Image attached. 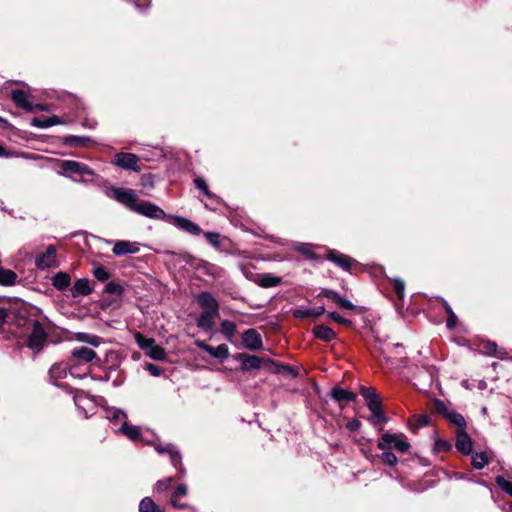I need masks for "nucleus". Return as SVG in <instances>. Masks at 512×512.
I'll return each mask as SVG.
<instances>
[{"mask_svg":"<svg viewBox=\"0 0 512 512\" xmlns=\"http://www.w3.org/2000/svg\"><path fill=\"white\" fill-rule=\"evenodd\" d=\"M360 393L362 397L365 399L367 407L372 406V403H380L381 400L376 390L373 387H360Z\"/></svg>","mask_w":512,"mask_h":512,"instance_id":"obj_27","label":"nucleus"},{"mask_svg":"<svg viewBox=\"0 0 512 512\" xmlns=\"http://www.w3.org/2000/svg\"><path fill=\"white\" fill-rule=\"evenodd\" d=\"M281 279L276 276H272L270 274H265L261 278L260 285L262 287H274L277 286L280 283Z\"/></svg>","mask_w":512,"mask_h":512,"instance_id":"obj_44","label":"nucleus"},{"mask_svg":"<svg viewBox=\"0 0 512 512\" xmlns=\"http://www.w3.org/2000/svg\"><path fill=\"white\" fill-rule=\"evenodd\" d=\"M444 308H445V311L448 315L447 317V321H446V326L448 329H452L456 326V323H457V316L456 314L453 312L452 308L450 307V305L444 301Z\"/></svg>","mask_w":512,"mask_h":512,"instance_id":"obj_41","label":"nucleus"},{"mask_svg":"<svg viewBox=\"0 0 512 512\" xmlns=\"http://www.w3.org/2000/svg\"><path fill=\"white\" fill-rule=\"evenodd\" d=\"M68 370L70 371L69 362L54 364L49 370V376H50L52 383L60 388L66 389L67 385L58 384L57 381L59 379L65 378Z\"/></svg>","mask_w":512,"mask_h":512,"instance_id":"obj_14","label":"nucleus"},{"mask_svg":"<svg viewBox=\"0 0 512 512\" xmlns=\"http://www.w3.org/2000/svg\"><path fill=\"white\" fill-rule=\"evenodd\" d=\"M11 99L17 107L27 111L34 112L33 103L29 101V94L21 89L12 90Z\"/></svg>","mask_w":512,"mask_h":512,"instance_id":"obj_15","label":"nucleus"},{"mask_svg":"<svg viewBox=\"0 0 512 512\" xmlns=\"http://www.w3.org/2000/svg\"><path fill=\"white\" fill-rule=\"evenodd\" d=\"M47 339V333L43 325L35 320L32 323V331L27 340V346L34 352H39L44 347Z\"/></svg>","mask_w":512,"mask_h":512,"instance_id":"obj_4","label":"nucleus"},{"mask_svg":"<svg viewBox=\"0 0 512 512\" xmlns=\"http://www.w3.org/2000/svg\"><path fill=\"white\" fill-rule=\"evenodd\" d=\"M330 395L337 402H354L356 400V395L353 392L340 387H334L330 391Z\"/></svg>","mask_w":512,"mask_h":512,"instance_id":"obj_22","label":"nucleus"},{"mask_svg":"<svg viewBox=\"0 0 512 512\" xmlns=\"http://www.w3.org/2000/svg\"><path fill=\"white\" fill-rule=\"evenodd\" d=\"M237 331L236 324L230 320H223L221 322V333L226 339L231 340Z\"/></svg>","mask_w":512,"mask_h":512,"instance_id":"obj_36","label":"nucleus"},{"mask_svg":"<svg viewBox=\"0 0 512 512\" xmlns=\"http://www.w3.org/2000/svg\"><path fill=\"white\" fill-rule=\"evenodd\" d=\"M96 357V352L86 346L76 347L71 352V358L69 360L70 374L76 376L75 368L78 363L84 362L89 363Z\"/></svg>","mask_w":512,"mask_h":512,"instance_id":"obj_5","label":"nucleus"},{"mask_svg":"<svg viewBox=\"0 0 512 512\" xmlns=\"http://www.w3.org/2000/svg\"><path fill=\"white\" fill-rule=\"evenodd\" d=\"M368 409L371 412L369 421L372 424L387 422V418L385 417L383 410H382L381 402L380 403H372V406H369Z\"/></svg>","mask_w":512,"mask_h":512,"instance_id":"obj_25","label":"nucleus"},{"mask_svg":"<svg viewBox=\"0 0 512 512\" xmlns=\"http://www.w3.org/2000/svg\"><path fill=\"white\" fill-rule=\"evenodd\" d=\"M337 306L344 310H353L355 308V305L350 300L342 296L338 299Z\"/></svg>","mask_w":512,"mask_h":512,"instance_id":"obj_53","label":"nucleus"},{"mask_svg":"<svg viewBox=\"0 0 512 512\" xmlns=\"http://www.w3.org/2000/svg\"><path fill=\"white\" fill-rule=\"evenodd\" d=\"M140 250L137 242H130L125 240H119L114 243L113 254L116 256H125L129 254H136Z\"/></svg>","mask_w":512,"mask_h":512,"instance_id":"obj_13","label":"nucleus"},{"mask_svg":"<svg viewBox=\"0 0 512 512\" xmlns=\"http://www.w3.org/2000/svg\"><path fill=\"white\" fill-rule=\"evenodd\" d=\"M327 259L346 271L350 270L353 262V260L350 257L341 254L335 250H330L328 252Z\"/></svg>","mask_w":512,"mask_h":512,"instance_id":"obj_19","label":"nucleus"},{"mask_svg":"<svg viewBox=\"0 0 512 512\" xmlns=\"http://www.w3.org/2000/svg\"><path fill=\"white\" fill-rule=\"evenodd\" d=\"M16 280L17 274L14 271L0 267V285H14L16 283Z\"/></svg>","mask_w":512,"mask_h":512,"instance_id":"obj_30","label":"nucleus"},{"mask_svg":"<svg viewBox=\"0 0 512 512\" xmlns=\"http://www.w3.org/2000/svg\"><path fill=\"white\" fill-rule=\"evenodd\" d=\"M156 451L159 453V454H168L170 456V460H171V464L176 468V469H181V471L183 470L182 469V461H181V455L179 453V451H177L173 445L171 444H167V445H158L155 447Z\"/></svg>","mask_w":512,"mask_h":512,"instance_id":"obj_17","label":"nucleus"},{"mask_svg":"<svg viewBox=\"0 0 512 512\" xmlns=\"http://www.w3.org/2000/svg\"><path fill=\"white\" fill-rule=\"evenodd\" d=\"M194 344H195L198 348H200L201 350H203V351H205V352L209 353V349H210V347H211V346H210V345H208L205 341H203V340H196V341L194 342Z\"/></svg>","mask_w":512,"mask_h":512,"instance_id":"obj_64","label":"nucleus"},{"mask_svg":"<svg viewBox=\"0 0 512 512\" xmlns=\"http://www.w3.org/2000/svg\"><path fill=\"white\" fill-rule=\"evenodd\" d=\"M170 502L173 507L178 508V509H184V508L188 507V505L186 503H181L179 501V498H177L176 496H171Z\"/></svg>","mask_w":512,"mask_h":512,"instance_id":"obj_62","label":"nucleus"},{"mask_svg":"<svg viewBox=\"0 0 512 512\" xmlns=\"http://www.w3.org/2000/svg\"><path fill=\"white\" fill-rule=\"evenodd\" d=\"M324 312H325V308L323 306L309 308V315H310V317H313V318H317V317L323 315Z\"/></svg>","mask_w":512,"mask_h":512,"instance_id":"obj_59","label":"nucleus"},{"mask_svg":"<svg viewBox=\"0 0 512 512\" xmlns=\"http://www.w3.org/2000/svg\"><path fill=\"white\" fill-rule=\"evenodd\" d=\"M145 353L148 357L157 361H162L166 357L165 350L156 343H153V345L147 351H145Z\"/></svg>","mask_w":512,"mask_h":512,"instance_id":"obj_34","label":"nucleus"},{"mask_svg":"<svg viewBox=\"0 0 512 512\" xmlns=\"http://www.w3.org/2000/svg\"><path fill=\"white\" fill-rule=\"evenodd\" d=\"M59 174L78 183L94 182L98 177L97 173L88 165L75 160H63L59 165Z\"/></svg>","mask_w":512,"mask_h":512,"instance_id":"obj_2","label":"nucleus"},{"mask_svg":"<svg viewBox=\"0 0 512 512\" xmlns=\"http://www.w3.org/2000/svg\"><path fill=\"white\" fill-rule=\"evenodd\" d=\"M393 289L398 296V298L402 299L404 297L405 292V283L403 280L399 278H395L392 280Z\"/></svg>","mask_w":512,"mask_h":512,"instance_id":"obj_46","label":"nucleus"},{"mask_svg":"<svg viewBox=\"0 0 512 512\" xmlns=\"http://www.w3.org/2000/svg\"><path fill=\"white\" fill-rule=\"evenodd\" d=\"M296 250L298 252H300L301 254L307 256L308 258H311L313 255L310 246H308L307 244L302 243V244L297 245Z\"/></svg>","mask_w":512,"mask_h":512,"instance_id":"obj_58","label":"nucleus"},{"mask_svg":"<svg viewBox=\"0 0 512 512\" xmlns=\"http://www.w3.org/2000/svg\"><path fill=\"white\" fill-rule=\"evenodd\" d=\"M94 277L99 281H106L111 277V274L103 266H96L92 271Z\"/></svg>","mask_w":512,"mask_h":512,"instance_id":"obj_43","label":"nucleus"},{"mask_svg":"<svg viewBox=\"0 0 512 512\" xmlns=\"http://www.w3.org/2000/svg\"><path fill=\"white\" fill-rule=\"evenodd\" d=\"M194 185L197 189H199L200 191L203 192V194L208 197L209 199H213V200H216L217 202H221V199L213 194L212 192H210L209 188H208V185L206 183V180L202 177H197L194 179Z\"/></svg>","mask_w":512,"mask_h":512,"instance_id":"obj_31","label":"nucleus"},{"mask_svg":"<svg viewBox=\"0 0 512 512\" xmlns=\"http://www.w3.org/2000/svg\"><path fill=\"white\" fill-rule=\"evenodd\" d=\"M91 142V138L85 136H66L64 138V144L70 147H82L87 146Z\"/></svg>","mask_w":512,"mask_h":512,"instance_id":"obj_29","label":"nucleus"},{"mask_svg":"<svg viewBox=\"0 0 512 512\" xmlns=\"http://www.w3.org/2000/svg\"><path fill=\"white\" fill-rule=\"evenodd\" d=\"M35 265L40 270L56 266V248L49 245L44 253L36 257Z\"/></svg>","mask_w":512,"mask_h":512,"instance_id":"obj_9","label":"nucleus"},{"mask_svg":"<svg viewBox=\"0 0 512 512\" xmlns=\"http://www.w3.org/2000/svg\"><path fill=\"white\" fill-rule=\"evenodd\" d=\"M379 450H396L397 452H406L410 448V443L404 434L383 433L377 442Z\"/></svg>","mask_w":512,"mask_h":512,"instance_id":"obj_3","label":"nucleus"},{"mask_svg":"<svg viewBox=\"0 0 512 512\" xmlns=\"http://www.w3.org/2000/svg\"><path fill=\"white\" fill-rule=\"evenodd\" d=\"M320 296H323V297H326L330 300H332L333 302H335L337 304V301L338 299L340 298V295L338 292L334 291V290H330V289H323L320 294Z\"/></svg>","mask_w":512,"mask_h":512,"instance_id":"obj_52","label":"nucleus"},{"mask_svg":"<svg viewBox=\"0 0 512 512\" xmlns=\"http://www.w3.org/2000/svg\"><path fill=\"white\" fill-rule=\"evenodd\" d=\"M104 291L110 294L121 295L123 288L118 283L109 282L106 284Z\"/></svg>","mask_w":512,"mask_h":512,"instance_id":"obj_50","label":"nucleus"},{"mask_svg":"<svg viewBox=\"0 0 512 512\" xmlns=\"http://www.w3.org/2000/svg\"><path fill=\"white\" fill-rule=\"evenodd\" d=\"M166 220H168L178 229H181L192 235H200L202 233L200 226L186 217L168 215Z\"/></svg>","mask_w":512,"mask_h":512,"instance_id":"obj_7","label":"nucleus"},{"mask_svg":"<svg viewBox=\"0 0 512 512\" xmlns=\"http://www.w3.org/2000/svg\"><path fill=\"white\" fill-rule=\"evenodd\" d=\"M139 512H163V511L150 497H144L140 501Z\"/></svg>","mask_w":512,"mask_h":512,"instance_id":"obj_33","label":"nucleus"},{"mask_svg":"<svg viewBox=\"0 0 512 512\" xmlns=\"http://www.w3.org/2000/svg\"><path fill=\"white\" fill-rule=\"evenodd\" d=\"M435 407L437 412L443 414L444 417L447 416V413H450L452 410L448 409L443 401L436 400Z\"/></svg>","mask_w":512,"mask_h":512,"instance_id":"obj_57","label":"nucleus"},{"mask_svg":"<svg viewBox=\"0 0 512 512\" xmlns=\"http://www.w3.org/2000/svg\"><path fill=\"white\" fill-rule=\"evenodd\" d=\"M108 196L142 216L156 220H166L168 217L158 205L149 201H138V196L132 189L112 187Z\"/></svg>","mask_w":512,"mask_h":512,"instance_id":"obj_1","label":"nucleus"},{"mask_svg":"<svg viewBox=\"0 0 512 512\" xmlns=\"http://www.w3.org/2000/svg\"><path fill=\"white\" fill-rule=\"evenodd\" d=\"M73 399L76 407L83 411L86 418L95 413L96 405L94 399L85 392L77 390Z\"/></svg>","mask_w":512,"mask_h":512,"instance_id":"obj_6","label":"nucleus"},{"mask_svg":"<svg viewBox=\"0 0 512 512\" xmlns=\"http://www.w3.org/2000/svg\"><path fill=\"white\" fill-rule=\"evenodd\" d=\"M488 463V456L485 452H477L472 456V465L475 469H482Z\"/></svg>","mask_w":512,"mask_h":512,"instance_id":"obj_37","label":"nucleus"},{"mask_svg":"<svg viewBox=\"0 0 512 512\" xmlns=\"http://www.w3.org/2000/svg\"><path fill=\"white\" fill-rule=\"evenodd\" d=\"M327 318L330 319V320H333L339 324H343V325H347V326H350L352 325V321L347 319V318H344L342 317L339 313L333 311V312H329L327 314Z\"/></svg>","mask_w":512,"mask_h":512,"instance_id":"obj_47","label":"nucleus"},{"mask_svg":"<svg viewBox=\"0 0 512 512\" xmlns=\"http://www.w3.org/2000/svg\"><path fill=\"white\" fill-rule=\"evenodd\" d=\"M71 284V277L66 272H58L52 278V285L59 291L66 290Z\"/></svg>","mask_w":512,"mask_h":512,"instance_id":"obj_24","label":"nucleus"},{"mask_svg":"<svg viewBox=\"0 0 512 512\" xmlns=\"http://www.w3.org/2000/svg\"><path fill=\"white\" fill-rule=\"evenodd\" d=\"M495 482L505 493L512 497V481L505 479L503 476H497Z\"/></svg>","mask_w":512,"mask_h":512,"instance_id":"obj_42","label":"nucleus"},{"mask_svg":"<svg viewBox=\"0 0 512 512\" xmlns=\"http://www.w3.org/2000/svg\"><path fill=\"white\" fill-rule=\"evenodd\" d=\"M207 242L215 248H219L221 245V236L217 232H206L204 234Z\"/></svg>","mask_w":512,"mask_h":512,"instance_id":"obj_45","label":"nucleus"},{"mask_svg":"<svg viewBox=\"0 0 512 512\" xmlns=\"http://www.w3.org/2000/svg\"><path fill=\"white\" fill-rule=\"evenodd\" d=\"M145 369L152 375V376H160L162 374V369L157 366V365H154L152 363H147L146 366H145Z\"/></svg>","mask_w":512,"mask_h":512,"instance_id":"obj_55","label":"nucleus"},{"mask_svg":"<svg viewBox=\"0 0 512 512\" xmlns=\"http://www.w3.org/2000/svg\"><path fill=\"white\" fill-rule=\"evenodd\" d=\"M134 338H135V341H136L137 345L143 351H147L153 345V343H155V340L153 338H147V337H145L144 335H142L139 332H137L134 335Z\"/></svg>","mask_w":512,"mask_h":512,"instance_id":"obj_38","label":"nucleus"},{"mask_svg":"<svg viewBox=\"0 0 512 512\" xmlns=\"http://www.w3.org/2000/svg\"><path fill=\"white\" fill-rule=\"evenodd\" d=\"M450 423L455 425L458 429L457 430H463L466 429V421L464 417L455 411H451L450 413H447V416L445 417Z\"/></svg>","mask_w":512,"mask_h":512,"instance_id":"obj_35","label":"nucleus"},{"mask_svg":"<svg viewBox=\"0 0 512 512\" xmlns=\"http://www.w3.org/2000/svg\"><path fill=\"white\" fill-rule=\"evenodd\" d=\"M194 344H195L198 348H200L201 350H203V351H205V352L209 353V349H210V347H211V346H210V345H208L205 341H203V340H196V341L194 342Z\"/></svg>","mask_w":512,"mask_h":512,"instance_id":"obj_63","label":"nucleus"},{"mask_svg":"<svg viewBox=\"0 0 512 512\" xmlns=\"http://www.w3.org/2000/svg\"><path fill=\"white\" fill-rule=\"evenodd\" d=\"M31 126L40 128V129L49 128V127H51L49 117H45V118L35 117L31 120Z\"/></svg>","mask_w":512,"mask_h":512,"instance_id":"obj_48","label":"nucleus"},{"mask_svg":"<svg viewBox=\"0 0 512 512\" xmlns=\"http://www.w3.org/2000/svg\"><path fill=\"white\" fill-rule=\"evenodd\" d=\"M217 316L218 313L202 311L196 319V325L205 332L211 331L215 326V318Z\"/></svg>","mask_w":512,"mask_h":512,"instance_id":"obj_18","label":"nucleus"},{"mask_svg":"<svg viewBox=\"0 0 512 512\" xmlns=\"http://www.w3.org/2000/svg\"><path fill=\"white\" fill-rule=\"evenodd\" d=\"M113 163L123 169H126V170H133V171L140 170V168L137 165L138 156L133 153H124V152L117 153L114 157Z\"/></svg>","mask_w":512,"mask_h":512,"instance_id":"obj_8","label":"nucleus"},{"mask_svg":"<svg viewBox=\"0 0 512 512\" xmlns=\"http://www.w3.org/2000/svg\"><path fill=\"white\" fill-rule=\"evenodd\" d=\"M418 427H425L429 424L430 418L428 415H419L416 419Z\"/></svg>","mask_w":512,"mask_h":512,"instance_id":"obj_61","label":"nucleus"},{"mask_svg":"<svg viewBox=\"0 0 512 512\" xmlns=\"http://www.w3.org/2000/svg\"><path fill=\"white\" fill-rule=\"evenodd\" d=\"M172 481H173L172 477H168L163 480H159L155 485V490L158 492L167 491L171 487Z\"/></svg>","mask_w":512,"mask_h":512,"instance_id":"obj_49","label":"nucleus"},{"mask_svg":"<svg viewBox=\"0 0 512 512\" xmlns=\"http://www.w3.org/2000/svg\"><path fill=\"white\" fill-rule=\"evenodd\" d=\"M208 354L220 361H224L230 356L229 348L226 344H220L217 347L211 346Z\"/></svg>","mask_w":512,"mask_h":512,"instance_id":"obj_28","label":"nucleus"},{"mask_svg":"<svg viewBox=\"0 0 512 512\" xmlns=\"http://www.w3.org/2000/svg\"><path fill=\"white\" fill-rule=\"evenodd\" d=\"M314 337L325 342H331L336 339V333L332 328L325 325H316L312 329Z\"/></svg>","mask_w":512,"mask_h":512,"instance_id":"obj_21","label":"nucleus"},{"mask_svg":"<svg viewBox=\"0 0 512 512\" xmlns=\"http://www.w3.org/2000/svg\"><path fill=\"white\" fill-rule=\"evenodd\" d=\"M483 353L489 356H494L499 359L506 358V351L503 348H499L495 342L486 341L482 345Z\"/></svg>","mask_w":512,"mask_h":512,"instance_id":"obj_23","label":"nucleus"},{"mask_svg":"<svg viewBox=\"0 0 512 512\" xmlns=\"http://www.w3.org/2000/svg\"><path fill=\"white\" fill-rule=\"evenodd\" d=\"M118 432L125 434L132 441H136L141 437L140 427L129 425L127 421H124L121 424V427L118 429Z\"/></svg>","mask_w":512,"mask_h":512,"instance_id":"obj_26","label":"nucleus"},{"mask_svg":"<svg viewBox=\"0 0 512 512\" xmlns=\"http://www.w3.org/2000/svg\"><path fill=\"white\" fill-rule=\"evenodd\" d=\"M106 418L111 422H124L127 421V414L125 411L117 408H108L106 410Z\"/></svg>","mask_w":512,"mask_h":512,"instance_id":"obj_32","label":"nucleus"},{"mask_svg":"<svg viewBox=\"0 0 512 512\" xmlns=\"http://www.w3.org/2000/svg\"><path fill=\"white\" fill-rule=\"evenodd\" d=\"M293 316L296 319H300V320L308 318V317H310L309 308H297L293 311Z\"/></svg>","mask_w":512,"mask_h":512,"instance_id":"obj_54","label":"nucleus"},{"mask_svg":"<svg viewBox=\"0 0 512 512\" xmlns=\"http://www.w3.org/2000/svg\"><path fill=\"white\" fill-rule=\"evenodd\" d=\"M202 269L205 274L213 277H220L222 275V269L217 265L209 262H204L202 265Z\"/></svg>","mask_w":512,"mask_h":512,"instance_id":"obj_39","label":"nucleus"},{"mask_svg":"<svg viewBox=\"0 0 512 512\" xmlns=\"http://www.w3.org/2000/svg\"><path fill=\"white\" fill-rule=\"evenodd\" d=\"M382 454L380 455L381 461L389 466H395L398 462V458L396 455L391 452V450H381Z\"/></svg>","mask_w":512,"mask_h":512,"instance_id":"obj_40","label":"nucleus"},{"mask_svg":"<svg viewBox=\"0 0 512 512\" xmlns=\"http://www.w3.org/2000/svg\"><path fill=\"white\" fill-rule=\"evenodd\" d=\"M235 359L241 362V369L245 372L260 369L263 363V359L259 356L245 353L237 354Z\"/></svg>","mask_w":512,"mask_h":512,"instance_id":"obj_11","label":"nucleus"},{"mask_svg":"<svg viewBox=\"0 0 512 512\" xmlns=\"http://www.w3.org/2000/svg\"><path fill=\"white\" fill-rule=\"evenodd\" d=\"M455 446L458 451L465 455H469L472 452V440L466 432V429L457 430Z\"/></svg>","mask_w":512,"mask_h":512,"instance_id":"obj_16","label":"nucleus"},{"mask_svg":"<svg viewBox=\"0 0 512 512\" xmlns=\"http://www.w3.org/2000/svg\"><path fill=\"white\" fill-rule=\"evenodd\" d=\"M187 493H188L187 486L185 484H180L175 488V490L171 496H176L177 498H179V497L186 496Z\"/></svg>","mask_w":512,"mask_h":512,"instance_id":"obj_56","label":"nucleus"},{"mask_svg":"<svg viewBox=\"0 0 512 512\" xmlns=\"http://www.w3.org/2000/svg\"><path fill=\"white\" fill-rule=\"evenodd\" d=\"M92 292L90 282L87 278L78 279L71 288V296L77 298L80 296H87Z\"/></svg>","mask_w":512,"mask_h":512,"instance_id":"obj_20","label":"nucleus"},{"mask_svg":"<svg viewBox=\"0 0 512 512\" xmlns=\"http://www.w3.org/2000/svg\"><path fill=\"white\" fill-rule=\"evenodd\" d=\"M197 301L203 311L219 313V303L216 298L208 291H203L197 295Z\"/></svg>","mask_w":512,"mask_h":512,"instance_id":"obj_12","label":"nucleus"},{"mask_svg":"<svg viewBox=\"0 0 512 512\" xmlns=\"http://www.w3.org/2000/svg\"><path fill=\"white\" fill-rule=\"evenodd\" d=\"M243 346L251 351L258 350L262 347V338L258 331L254 328H250L242 334Z\"/></svg>","mask_w":512,"mask_h":512,"instance_id":"obj_10","label":"nucleus"},{"mask_svg":"<svg viewBox=\"0 0 512 512\" xmlns=\"http://www.w3.org/2000/svg\"><path fill=\"white\" fill-rule=\"evenodd\" d=\"M451 447L452 446L448 441L443 440V439H437L435 441L434 449L437 452H447L451 449Z\"/></svg>","mask_w":512,"mask_h":512,"instance_id":"obj_51","label":"nucleus"},{"mask_svg":"<svg viewBox=\"0 0 512 512\" xmlns=\"http://www.w3.org/2000/svg\"><path fill=\"white\" fill-rule=\"evenodd\" d=\"M361 427V422L357 419H353L346 424V428L350 432L357 431Z\"/></svg>","mask_w":512,"mask_h":512,"instance_id":"obj_60","label":"nucleus"}]
</instances>
